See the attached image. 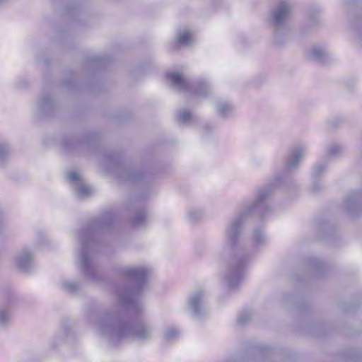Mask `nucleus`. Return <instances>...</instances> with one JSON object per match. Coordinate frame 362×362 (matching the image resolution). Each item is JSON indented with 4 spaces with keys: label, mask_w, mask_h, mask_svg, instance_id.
<instances>
[{
    "label": "nucleus",
    "mask_w": 362,
    "mask_h": 362,
    "mask_svg": "<svg viewBox=\"0 0 362 362\" xmlns=\"http://www.w3.org/2000/svg\"><path fill=\"white\" fill-rule=\"evenodd\" d=\"M149 272L144 267L124 266L118 269L119 275L134 281V286L131 289L118 291L117 303L95 323L96 331L107 338L112 346L118 345L125 339L145 343L153 338L154 327L150 322L139 319L132 325L120 322L125 315L139 317L144 312L139 293L146 285Z\"/></svg>",
    "instance_id": "obj_1"
},
{
    "label": "nucleus",
    "mask_w": 362,
    "mask_h": 362,
    "mask_svg": "<svg viewBox=\"0 0 362 362\" xmlns=\"http://www.w3.org/2000/svg\"><path fill=\"white\" fill-rule=\"evenodd\" d=\"M272 194L273 189L271 187L262 189L258 193L257 199L238 212L226 229L223 249L232 250L233 255L223 274V281L230 290L238 288L241 284L245 277L248 266L250 255L245 252L240 243V234L243 223L248 215L259 209L272 197Z\"/></svg>",
    "instance_id": "obj_2"
},
{
    "label": "nucleus",
    "mask_w": 362,
    "mask_h": 362,
    "mask_svg": "<svg viewBox=\"0 0 362 362\" xmlns=\"http://www.w3.org/2000/svg\"><path fill=\"white\" fill-rule=\"evenodd\" d=\"M112 219L109 217L100 218L86 228L78 234L79 248L77 252L78 262L82 272L89 279L97 278L95 266L93 262V253L96 247L98 234L107 228Z\"/></svg>",
    "instance_id": "obj_3"
},
{
    "label": "nucleus",
    "mask_w": 362,
    "mask_h": 362,
    "mask_svg": "<svg viewBox=\"0 0 362 362\" xmlns=\"http://www.w3.org/2000/svg\"><path fill=\"white\" fill-rule=\"evenodd\" d=\"M292 4L288 0H281L271 11L269 22L273 29L274 40L281 45L290 37L291 26L289 19L291 15Z\"/></svg>",
    "instance_id": "obj_4"
},
{
    "label": "nucleus",
    "mask_w": 362,
    "mask_h": 362,
    "mask_svg": "<svg viewBox=\"0 0 362 362\" xmlns=\"http://www.w3.org/2000/svg\"><path fill=\"white\" fill-rule=\"evenodd\" d=\"M167 77L176 90L191 93L197 97L206 96L210 90V86L208 82L202 80L189 82L178 72L168 73L167 74Z\"/></svg>",
    "instance_id": "obj_5"
},
{
    "label": "nucleus",
    "mask_w": 362,
    "mask_h": 362,
    "mask_svg": "<svg viewBox=\"0 0 362 362\" xmlns=\"http://www.w3.org/2000/svg\"><path fill=\"white\" fill-rule=\"evenodd\" d=\"M187 308L197 317L204 315L207 313L206 306V293L203 290H197L188 298Z\"/></svg>",
    "instance_id": "obj_6"
},
{
    "label": "nucleus",
    "mask_w": 362,
    "mask_h": 362,
    "mask_svg": "<svg viewBox=\"0 0 362 362\" xmlns=\"http://www.w3.org/2000/svg\"><path fill=\"white\" fill-rule=\"evenodd\" d=\"M33 254L28 249H23L18 252L13 262L16 268L22 272H28L33 267Z\"/></svg>",
    "instance_id": "obj_7"
},
{
    "label": "nucleus",
    "mask_w": 362,
    "mask_h": 362,
    "mask_svg": "<svg viewBox=\"0 0 362 362\" xmlns=\"http://www.w3.org/2000/svg\"><path fill=\"white\" fill-rule=\"evenodd\" d=\"M66 177L72 183L74 191L78 197H85L91 193V188L85 183L78 173L69 172L67 173Z\"/></svg>",
    "instance_id": "obj_8"
},
{
    "label": "nucleus",
    "mask_w": 362,
    "mask_h": 362,
    "mask_svg": "<svg viewBox=\"0 0 362 362\" xmlns=\"http://www.w3.org/2000/svg\"><path fill=\"white\" fill-rule=\"evenodd\" d=\"M305 57L312 61H316L325 63L330 59L329 53L327 50L321 46L315 45L305 51Z\"/></svg>",
    "instance_id": "obj_9"
},
{
    "label": "nucleus",
    "mask_w": 362,
    "mask_h": 362,
    "mask_svg": "<svg viewBox=\"0 0 362 362\" xmlns=\"http://www.w3.org/2000/svg\"><path fill=\"white\" fill-rule=\"evenodd\" d=\"M307 148L305 146H298L291 153L286 162L285 168L287 171H291L298 168L300 163L303 160Z\"/></svg>",
    "instance_id": "obj_10"
},
{
    "label": "nucleus",
    "mask_w": 362,
    "mask_h": 362,
    "mask_svg": "<svg viewBox=\"0 0 362 362\" xmlns=\"http://www.w3.org/2000/svg\"><path fill=\"white\" fill-rule=\"evenodd\" d=\"M218 115L223 118L230 117L234 112V107L229 102H219L216 106Z\"/></svg>",
    "instance_id": "obj_11"
},
{
    "label": "nucleus",
    "mask_w": 362,
    "mask_h": 362,
    "mask_svg": "<svg viewBox=\"0 0 362 362\" xmlns=\"http://www.w3.org/2000/svg\"><path fill=\"white\" fill-rule=\"evenodd\" d=\"M176 43L185 46L189 45L192 42L190 33L187 29L180 30L176 35Z\"/></svg>",
    "instance_id": "obj_12"
},
{
    "label": "nucleus",
    "mask_w": 362,
    "mask_h": 362,
    "mask_svg": "<svg viewBox=\"0 0 362 362\" xmlns=\"http://www.w3.org/2000/svg\"><path fill=\"white\" fill-rule=\"evenodd\" d=\"M54 107L53 101L49 95L42 97L38 103V109L41 112L48 113Z\"/></svg>",
    "instance_id": "obj_13"
},
{
    "label": "nucleus",
    "mask_w": 362,
    "mask_h": 362,
    "mask_svg": "<svg viewBox=\"0 0 362 362\" xmlns=\"http://www.w3.org/2000/svg\"><path fill=\"white\" fill-rule=\"evenodd\" d=\"M119 176L122 180L134 182L141 179L142 173L137 170H126Z\"/></svg>",
    "instance_id": "obj_14"
},
{
    "label": "nucleus",
    "mask_w": 362,
    "mask_h": 362,
    "mask_svg": "<svg viewBox=\"0 0 362 362\" xmlns=\"http://www.w3.org/2000/svg\"><path fill=\"white\" fill-rule=\"evenodd\" d=\"M180 334V330L177 327H168L163 334V339L166 342H170L177 339Z\"/></svg>",
    "instance_id": "obj_15"
},
{
    "label": "nucleus",
    "mask_w": 362,
    "mask_h": 362,
    "mask_svg": "<svg viewBox=\"0 0 362 362\" xmlns=\"http://www.w3.org/2000/svg\"><path fill=\"white\" fill-rule=\"evenodd\" d=\"M60 286L65 291L70 293H75L80 288V286L69 279H62L60 281Z\"/></svg>",
    "instance_id": "obj_16"
},
{
    "label": "nucleus",
    "mask_w": 362,
    "mask_h": 362,
    "mask_svg": "<svg viewBox=\"0 0 362 362\" xmlns=\"http://www.w3.org/2000/svg\"><path fill=\"white\" fill-rule=\"evenodd\" d=\"M10 156V148L7 143L0 141V165L5 163Z\"/></svg>",
    "instance_id": "obj_17"
},
{
    "label": "nucleus",
    "mask_w": 362,
    "mask_h": 362,
    "mask_svg": "<svg viewBox=\"0 0 362 362\" xmlns=\"http://www.w3.org/2000/svg\"><path fill=\"white\" fill-rule=\"evenodd\" d=\"M11 322V315L8 310L0 306V329L6 327Z\"/></svg>",
    "instance_id": "obj_18"
},
{
    "label": "nucleus",
    "mask_w": 362,
    "mask_h": 362,
    "mask_svg": "<svg viewBox=\"0 0 362 362\" xmlns=\"http://www.w3.org/2000/svg\"><path fill=\"white\" fill-rule=\"evenodd\" d=\"M203 217V211L200 209H191L187 212V220L191 223L199 221Z\"/></svg>",
    "instance_id": "obj_19"
},
{
    "label": "nucleus",
    "mask_w": 362,
    "mask_h": 362,
    "mask_svg": "<svg viewBox=\"0 0 362 362\" xmlns=\"http://www.w3.org/2000/svg\"><path fill=\"white\" fill-rule=\"evenodd\" d=\"M327 168V164L325 162H320L315 165L312 172V176L316 179L324 173Z\"/></svg>",
    "instance_id": "obj_20"
},
{
    "label": "nucleus",
    "mask_w": 362,
    "mask_h": 362,
    "mask_svg": "<svg viewBox=\"0 0 362 362\" xmlns=\"http://www.w3.org/2000/svg\"><path fill=\"white\" fill-rule=\"evenodd\" d=\"M344 148L341 146L337 144H331L327 150V156L329 157H336L342 153Z\"/></svg>",
    "instance_id": "obj_21"
},
{
    "label": "nucleus",
    "mask_w": 362,
    "mask_h": 362,
    "mask_svg": "<svg viewBox=\"0 0 362 362\" xmlns=\"http://www.w3.org/2000/svg\"><path fill=\"white\" fill-rule=\"evenodd\" d=\"M265 242V238L260 230H256L254 231L252 237V243L255 247H259L263 245Z\"/></svg>",
    "instance_id": "obj_22"
},
{
    "label": "nucleus",
    "mask_w": 362,
    "mask_h": 362,
    "mask_svg": "<svg viewBox=\"0 0 362 362\" xmlns=\"http://www.w3.org/2000/svg\"><path fill=\"white\" fill-rule=\"evenodd\" d=\"M178 119L180 122L187 124L195 119L194 116L187 110L180 111L178 114Z\"/></svg>",
    "instance_id": "obj_23"
},
{
    "label": "nucleus",
    "mask_w": 362,
    "mask_h": 362,
    "mask_svg": "<svg viewBox=\"0 0 362 362\" xmlns=\"http://www.w3.org/2000/svg\"><path fill=\"white\" fill-rule=\"evenodd\" d=\"M146 221V214L144 211H139L132 219V223L136 226L144 224Z\"/></svg>",
    "instance_id": "obj_24"
},
{
    "label": "nucleus",
    "mask_w": 362,
    "mask_h": 362,
    "mask_svg": "<svg viewBox=\"0 0 362 362\" xmlns=\"http://www.w3.org/2000/svg\"><path fill=\"white\" fill-rule=\"evenodd\" d=\"M360 198H361V194L356 193V194H354L353 196L347 198V199L346 201V204L349 206L354 202L358 201L360 199Z\"/></svg>",
    "instance_id": "obj_25"
},
{
    "label": "nucleus",
    "mask_w": 362,
    "mask_h": 362,
    "mask_svg": "<svg viewBox=\"0 0 362 362\" xmlns=\"http://www.w3.org/2000/svg\"><path fill=\"white\" fill-rule=\"evenodd\" d=\"M250 318H251V316L249 313H243L239 316L238 321L240 324L243 325V324H245L246 322H247Z\"/></svg>",
    "instance_id": "obj_26"
},
{
    "label": "nucleus",
    "mask_w": 362,
    "mask_h": 362,
    "mask_svg": "<svg viewBox=\"0 0 362 362\" xmlns=\"http://www.w3.org/2000/svg\"><path fill=\"white\" fill-rule=\"evenodd\" d=\"M202 128H203V131L205 133H207V132L213 130V129H214L213 126L211 124H209V123H205L203 125Z\"/></svg>",
    "instance_id": "obj_27"
},
{
    "label": "nucleus",
    "mask_w": 362,
    "mask_h": 362,
    "mask_svg": "<svg viewBox=\"0 0 362 362\" xmlns=\"http://www.w3.org/2000/svg\"><path fill=\"white\" fill-rule=\"evenodd\" d=\"M309 22H310V24L311 25H315V24L318 23L320 22V21H319L317 18H310V19Z\"/></svg>",
    "instance_id": "obj_28"
},
{
    "label": "nucleus",
    "mask_w": 362,
    "mask_h": 362,
    "mask_svg": "<svg viewBox=\"0 0 362 362\" xmlns=\"http://www.w3.org/2000/svg\"><path fill=\"white\" fill-rule=\"evenodd\" d=\"M318 189H319V188L317 187V185H314V186H313V190H314V191H317Z\"/></svg>",
    "instance_id": "obj_29"
},
{
    "label": "nucleus",
    "mask_w": 362,
    "mask_h": 362,
    "mask_svg": "<svg viewBox=\"0 0 362 362\" xmlns=\"http://www.w3.org/2000/svg\"><path fill=\"white\" fill-rule=\"evenodd\" d=\"M7 0H0V5L6 2Z\"/></svg>",
    "instance_id": "obj_30"
},
{
    "label": "nucleus",
    "mask_w": 362,
    "mask_h": 362,
    "mask_svg": "<svg viewBox=\"0 0 362 362\" xmlns=\"http://www.w3.org/2000/svg\"><path fill=\"white\" fill-rule=\"evenodd\" d=\"M69 144H66V150H67V151H69Z\"/></svg>",
    "instance_id": "obj_31"
}]
</instances>
